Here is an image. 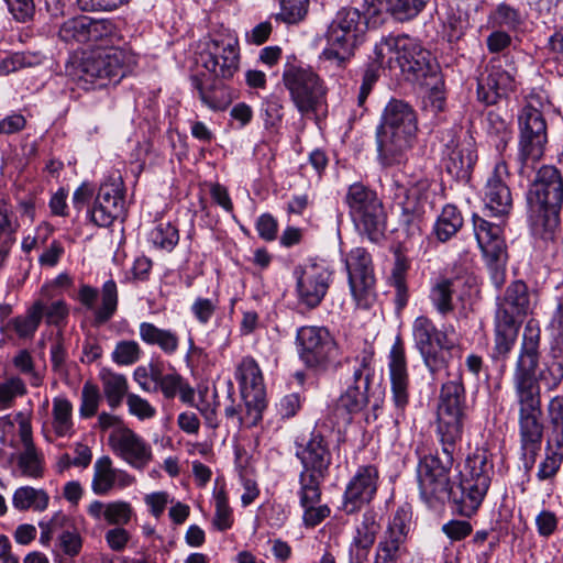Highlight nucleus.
Returning <instances> with one entry per match:
<instances>
[{"label":"nucleus","mask_w":563,"mask_h":563,"mask_svg":"<svg viewBox=\"0 0 563 563\" xmlns=\"http://www.w3.org/2000/svg\"><path fill=\"white\" fill-rule=\"evenodd\" d=\"M200 60L209 76L194 75L192 86L208 108L223 110L230 98L224 86L217 79H231L239 69L240 47L235 33L224 27L210 32Z\"/></svg>","instance_id":"1"},{"label":"nucleus","mask_w":563,"mask_h":563,"mask_svg":"<svg viewBox=\"0 0 563 563\" xmlns=\"http://www.w3.org/2000/svg\"><path fill=\"white\" fill-rule=\"evenodd\" d=\"M417 132L418 119L412 106L400 99H390L376 129L378 162L384 167L404 163L416 142Z\"/></svg>","instance_id":"2"},{"label":"nucleus","mask_w":563,"mask_h":563,"mask_svg":"<svg viewBox=\"0 0 563 563\" xmlns=\"http://www.w3.org/2000/svg\"><path fill=\"white\" fill-rule=\"evenodd\" d=\"M378 24L379 21L369 13L368 5L365 12L352 7L341 8L328 25L322 57L342 67L365 41L367 30Z\"/></svg>","instance_id":"3"},{"label":"nucleus","mask_w":563,"mask_h":563,"mask_svg":"<svg viewBox=\"0 0 563 563\" xmlns=\"http://www.w3.org/2000/svg\"><path fill=\"white\" fill-rule=\"evenodd\" d=\"M529 218L533 225H556L563 205V176L553 165H543L527 192Z\"/></svg>","instance_id":"4"},{"label":"nucleus","mask_w":563,"mask_h":563,"mask_svg":"<svg viewBox=\"0 0 563 563\" xmlns=\"http://www.w3.org/2000/svg\"><path fill=\"white\" fill-rule=\"evenodd\" d=\"M375 55L380 62H385L387 55L389 67L393 63L400 69V73L409 81H420L435 74L437 63L430 51L421 43L409 36H388L376 44Z\"/></svg>","instance_id":"5"},{"label":"nucleus","mask_w":563,"mask_h":563,"mask_svg":"<svg viewBox=\"0 0 563 563\" xmlns=\"http://www.w3.org/2000/svg\"><path fill=\"white\" fill-rule=\"evenodd\" d=\"M441 444V454L423 456L417 466V478L420 497L429 508L437 509L446 499L452 498L455 487L450 485V471L457 452V445L452 448Z\"/></svg>","instance_id":"6"},{"label":"nucleus","mask_w":563,"mask_h":563,"mask_svg":"<svg viewBox=\"0 0 563 563\" xmlns=\"http://www.w3.org/2000/svg\"><path fill=\"white\" fill-rule=\"evenodd\" d=\"M130 59L131 56L118 47L95 51L74 67L73 77L84 89L103 88L118 84L125 76Z\"/></svg>","instance_id":"7"},{"label":"nucleus","mask_w":563,"mask_h":563,"mask_svg":"<svg viewBox=\"0 0 563 563\" xmlns=\"http://www.w3.org/2000/svg\"><path fill=\"white\" fill-rule=\"evenodd\" d=\"M493 467L489 454L484 449H476L466 459L453 494L462 516L471 517L481 506L490 485Z\"/></svg>","instance_id":"8"},{"label":"nucleus","mask_w":563,"mask_h":563,"mask_svg":"<svg viewBox=\"0 0 563 563\" xmlns=\"http://www.w3.org/2000/svg\"><path fill=\"white\" fill-rule=\"evenodd\" d=\"M468 405L462 378L441 386L437 406V434L440 443L452 448L461 441Z\"/></svg>","instance_id":"9"},{"label":"nucleus","mask_w":563,"mask_h":563,"mask_svg":"<svg viewBox=\"0 0 563 563\" xmlns=\"http://www.w3.org/2000/svg\"><path fill=\"white\" fill-rule=\"evenodd\" d=\"M543 103V97L539 93L531 92L518 114V156L523 164L539 161L544 153L548 142V126L540 109Z\"/></svg>","instance_id":"10"},{"label":"nucleus","mask_w":563,"mask_h":563,"mask_svg":"<svg viewBox=\"0 0 563 563\" xmlns=\"http://www.w3.org/2000/svg\"><path fill=\"white\" fill-rule=\"evenodd\" d=\"M345 202L356 228L372 242H378L384 235L386 216L377 195L355 183L349 187Z\"/></svg>","instance_id":"11"},{"label":"nucleus","mask_w":563,"mask_h":563,"mask_svg":"<svg viewBox=\"0 0 563 563\" xmlns=\"http://www.w3.org/2000/svg\"><path fill=\"white\" fill-rule=\"evenodd\" d=\"M283 82L301 115L317 114L325 104L327 89L312 70L291 66L284 71Z\"/></svg>","instance_id":"12"},{"label":"nucleus","mask_w":563,"mask_h":563,"mask_svg":"<svg viewBox=\"0 0 563 563\" xmlns=\"http://www.w3.org/2000/svg\"><path fill=\"white\" fill-rule=\"evenodd\" d=\"M412 334L424 365L432 374L443 369L456 345L453 340L438 330L433 322L420 316L412 324Z\"/></svg>","instance_id":"13"},{"label":"nucleus","mask_w":563,"mask_h":563,"mask_svg":"<svg viewBox=\"0 0 563 563\" xmlns=\"http://www.w3.org/2000/svg\"><path fill=\"white\" fill-rule=\"evenodd\" d=\"M351 376L346 379V389L338 399L336 410L344 411V419L361 411L368 402V389L374 377V354L364 350L351 362Z\"/></svg>","instance_id":"14"},{"label":"nucleus","mask_w":563,"mask_h":563,"mask_svg":"<svg viewBox=\"0 0 563 563\" xmlns=\"http://www.w3.org/2000/svg\"><path fill=\"white\" fill-rule=\"evenodd\" d=\"M474 232L488 268L490 279L496 287L506 280L508 253L501 228L477 214L473 217Z\"/></svg>","instance_id":"15"},{"label":"nucleus","mask_w":563,"mask_h":563,"mask_svg":"<svg viewBox=\"0 0 563 563\" xmlns=\"http://www.w3.org/2000/svg\"><path fill=\"white\" fill-rule=\"evenodd\" d=\"M296 339L299 357L307 367L324 372L335 363L338 347L327 328L301 327L297 330Z\"/></svg>","instance_id":"16"},{"label":"nucleus","mask_w":563,"mask_h":563,"mask_svg":"<svg viewBox=\"0 0 563 563\" xmlns=\"http://www.w3.org/2000/svg\"><path fill=\"white\" fill-rule=\"evenodd\" d=\"M349 286L356 305L369 308L374 299L375 274L371 254L364 247H355L345 258Z\"/></svg>","instance_id":"17"},{"label":"nucleus","mask_w":563,"mask_h":563,"mask_svg":"<svg viewBox=\"0 0 563 563\" xmlns=\"http://www.w3.org/2000/svg\"><path fill=\"white\" fill-rule=\"evenodd\" d=\"M235 377L240 383L247 422L257 424L265 408V386L262 372L255 360L244 357L238 366Z\"/></svg>","instance_id":"18"},{"label":"nucleus","mask_w":563,"mask_h":563,"mask_svg":"<svg viewBox=\"0 0 563 563\" xmlns=\"http://www.w3.org/2000/svg\"><path fill=\"white\" fill-rule=\"evenodd\" d=\"M298 303L307 309L317 308L325 297L331 283V272L322 263L308 262L295 268Z\"/></svg>","instance_id":"19"},{"label":"nucleus","mask_w":563,"mask_h":563,"mask_svg":"<svg viewBox=\"0 0 563 563\" xmlns=\"http://www.w3.org/2000/svg\"><path fill=\"white\" fill-rule=\"evenodd\" d=\"M511 175L505 162L496 163L484 188L486 209L496 217L508 216L512 209V195L509 188Z\"/></svg>","instance_id":"20"},{"label":"nucleus","mask_w":563,"mask_h":563,"mask_svg":"<svg viewBox=\"0 0 563 563\" xmlns=\"http://www.w3.org/2000/svg\"><path fill=\"white\" fill-rule=\"evenodd\" d=\"M90 220L98 227L108 228L124 213V197L120 183H104L100 186L91 209Z\"/></svg>","instance_id":"21"},{"label":"nucleus","mask_w":563,"mask_h":563,"mask_svg":"<svg viewBox=\"0 0 563 563\" xmlns=\"http://www.w3.org/2000/svg\"><path fill=\"white\" fill-rule=\"evenodd\" d=\"M297 456L303 466L299 477H312L320 484L331 464V452L324 437L312 432L307 443L297 451Z\"/></svg>","instance_id":"22"},{"label":"nucleus","mask_w":563,"mask_h":563,"mask_svg":"<svg viewBox=\"0 0 563 563\" xmlns=\"http://www.w3.org/2000/svg\"><path fill=\"white\" fill-rule=\"evenodd\" d=\"M378 471L373 465L360 466L344 492V510L353 514L368 504L375 496Z\"/></svg>","instance_id":"23"},{"label":"nucleus","mask_w":563,"mask_h":563,"mask_svg":"<svg viewBox=\"0 0 563 563\" xmlns=\"http://www.w3.org/2000/svg\"><path fill=\"white\" fill-rule=\"evenodd\" d=\"M389 372L391 382L393 401L397 410V418L404 417L406 407L409 404V377L404 342L397 336L389 354Z\"/></svg>","instance_id":"24"},{"label":"nucleus","mask_w":563,"mask_h":563,"mask_svg":"<svg viewBox=\"0 0 563 563\" xmlns=\"http://www.w3.org/2000/svg\"><path fill=\"white\" fill-rule=\"evenodd\" d=\"M99 291L89 286L82 285L78 291V300L87 308L93 310L95 323L100 325L107 323L115 313L118 308V287L114 280H107L100 292L101 303L96 307Z\"/></svg>","instance_id":"25"},{"label":"nucleus","mask_w":563,"mask_h":563,"mask_svg":"<svg viewBox=\"0 0 563 563\" xmlns=\"http://www.w3.org/2000/svg\"><path fill=\"white\" fill-rule=\"evenodd\" d=\"M515 79L501 65L490 63L477 80V98L485 104H495L512 90Z\"/></svg>","instance_id":"26"},{"label":"nucleus","mask_w":563,"mask_h":563,"mask_svg":"<svg viewBox=\"0 0 563 563\" xmlns=\"http://www.w3.org/2000/svg\"><path fill=\"white\" fill-rule=\"evenodd\" d=\"M542 412L519 415V438L521 459L526 470H531L543 440Z\"/></svg>","instance_id":"27"},{"label":"nucleus","mask_w":563,"mask_h":563,"mask_svg":"<svg viewBox=\"0 0 563 563\" xmlns=\"http://www.w3.org/2000/svg\"><path fill=\"white\" fill-rule=\"evenodd\" d=\"M112 441L114 452L132 467L143 470L152 461L151 445L133 430H120Z\"/></svg>","instance_id":"28"},{"label":"nucleus","mask_w":563,"mask_h":563,"mask_svg":"<svg viewBox=\"0 0 563 563\" xmlns=\"http://www.w3.org/2000/svg\"><path fill=\"white\" fill-rule=\"evenodd\" d=\"M401 213L399 217L398 232L405 234L406 241L413 244L422 238V221L426 202L417 188H411L404 202L399 203Z\"/></svg>","instance_id":"29"},{"label":"nucleus","mask_w":563,"mask_h":563,"mask_svg":"<svg viewBox=\"0 0 563 563\" xmlns=\"http://www.w3.org/2000/svg\"><path fill=\"white\" fill-rule=\"evenodd\" d=\"M452 143H454L452 141ZM477 155L474 144L468 141L446 145L444 164L448 174L461 181H467L471 177Z\"/></svg>","instance_id":"30"},{"label":"nucleus","mask_w":563,"mask_h":563,"mask_svg":"<svg viewBox=\"0 0 563 563\" xmlns=\"http://www.w3.org/2000/svg\"><path fill=\"white\" fill-rule=\"evenodd\" d=\"M299 484L298 495L300 505L305 509L303 522L308 527H314L330 515V509L327 505H319L321 497L320 484H317L312 477L300 476Z\"/></svg>","instance_id":"31"},{"label":"nucleus","mask_w":563,"mask_h":563,"mask_svg":"<svg viewBox=\"0 0 563 563\" xmlns=\"http://www.w3.org/2000/svg\"><path fill=\"white\" fill-rule=\"evenodd\" d=\"M539 324L533 319L529 320L523 329L520 353L514 373L536 375L540 358Z\"/></svg>","instance_id":"32"},{"label":"nucleus","mask_w":563,"mask_h":563,"mask_svg":"<svg viewBox=\"0 0 563 563\" xmlns=\"http://www.w3.org/2000/svg\"><path fill=\"white\" fill-rule=\"evenodd\" d=\"M427 0H365L369 13L379 23L382 13L390 14L395 20L405 22L413 19L424 8Z\"/></svg>","instance_id":"33"},{"label":"nucleus","mask_w":563,"mask_h":563,"mask_svg":"<svg viewBox=\"0 0 563 563\" xmlns=\"http://www.w3.org/2000/svg\"><path fill=\"white\" fill-rule=\"evenodd\" d=\"M512 382L519 415L542 412L540 386L536 375L514 373Z\"/></svg>","instance_id":"34"},{"label":"nucleus","mask_w":563,"mask_h":563,"mask_svg":"<svg viewBox=\"0 0 563 563\" xmlns=\"http://www.w3.org/2000/svg\"><path fill=\"white\" fill-rule=\"evenodd\" d=\"M530 310V295L527 285L521 280L511 283L498 305L497 314L512 317L525 316Z\"/></svg>","instance_id":"35"},{"label":"nucleus","mask_w":563,"mask_h":563,"mask_svg":"<svg viewBox=\"0 0 563 563\" xmlns=\"http://www.w3.org/2000/svg\"><path fill=\"white\" fill-rule=\"evenodd\" d=\"M518 330L519 322L512 317L495 314L493 358H505L510 353L517 340Z\"/></svg>","instance_id":"36"},{"label":"nucleus","mask_w":563,"mask_h":563,"mask_svg":"<svg viewBox=\"0 0 563 563\" xmlns=\"http://www.w3.org/2000/svg\"><path fill=\"white\" fill-rule=\"evenodd\" d=\"M82 549V538L67 517V525L63 527L55 544L54 555L57 563H73Z\"/></svg>","instance_id":"37"},{"label":"nucleus","mask_w":563,"mask_h":563,"mask_svg":"<svg viewBox=\"0 0 563 563\" xmlns=\"http://www.w3.org/2000/svg\"><path fill=\"white\" fill-rule=\"evenodd\" d=\"M380 530V525L376 520V515L366 511L362 515L361 521L356 525V534L353 544L356 547V560L363 562L367 559L368 551L376 540V536Z\"/></svg>","instance_id":"38"},{"label":"nucleus","mask_w":563,"mask_h":563,"mask_svg":"<svg viewBox=\"0 0 563 563\" xmlns=\"http://www.w3.org/2000/svg\"><path fill=\"white\" fill-rule=\"evenodd\" d=\"M51 429L58 438H71L75 433L73 404L65 397H55L52 406Z\"/></svg>","instance_id":"39"},{"label":"nucleus","mask_w":563,"mask_h":563,"mask_svg":"<svg viewBox=\"0 0 563 563\" xmlns=\"http://www.w3.org/2000/svg\"><path fill=\"white\" fill-rule=\"evenodd\" d=\"M140 338L147 344L158 345L166 354H174L179 344L178 336L168 329H161L151 322L140 324Z\"/></svg>","instance_id":"40"},{"label":"nucleus","mask_w":563,"mask_h":563,"mask_svg":"<svg viewBox=\"0 0 563 563\" xmlns=\"http://www.w3.org/2000/svg\"><path fill=\"white\" fill-rule=\"evenodd\" d=\"M99 378L102 384V390L111 408H117L128 396V380L122 374L115 373L109 368H101Z\"/></svg>","instance_id":"41"},{"label":"nucleus","mask_w":563,"mask_h":563,"mask_svg":"<svg viewBox=\"0 0 563 563\" xmlns=\"http://www.w3.org/2000/svg\"><path fill=\"white\" fill-rule=\"evenodd\" d=\"M462 225L463 217L459 209L453 205H446L434 223L433 232L440 242H446L460 231Z\"/></svg>","instance_id":"42"},{"label":"nucleus","mask_w":563,"mask_h":563,"mask_svg":"<svg viewBox=\"0 0 563 563\" xmlns=\"http://www.w3.org/2000/svg\"><path fill=\"white\" fill-rule=\"evenodd\" d=\"M49 497L43 489H36L31 486H23L15 489L12 504L18 510L24 511L33 509L44 511L48 507Z\"/></svg>","instance_id":"43"},{"label":"nucleus","mask_w":563,"mask_h":563,"mask_svg":"<svg viewBox=\"0 0 563 563\" xmlns=\"http://www.w3.org/2000/svg\"><path fill=\"white\" fill-rule=\"evenodd\" d=\"M485 128L497 150H504L511 140L510 121L495 110L487 113Z\"/></svg>","instance_id":"44"},{"label":"nucleus","mask_w":563,"mask_h":563,"mask_svg":"<svg viewBox=\"0 0 563 563\" xmlns=\"http://www.w3.org/2000/svg\"><path fill=\"white\" fill-rule=\"evenodd\" d=\"M87 43L107 45L120 40L115 24L109 19L95 20L88 16Z\"/></svg>","instance_id":"45"},{"label":"nucleus","mask_w":563,"mask_h":563,"mask_svg":"<svg viewBox=\"0 0 563 563\" xmlns=\"http://www.w3.org/2000/svg\"><path fill=\"white\" fill-rule=\"evenodd\" d=\"M92 490L97 495H107L114 486L117 471L112 467L109 456L98 459L93 466Z\"/></svg>","instance_id":"46"},{"label":"nucleus","mask_w":563,"mask_h":563,"mask_svg":"<svg viewBox=\"0 0 563 563\" xmlns=\"http://www.w3.org/2000/svg\"><path fill=\"white\" fill-rule=\"evenodd\" d=\"M19 228L20 223L12 206L0 200V249L10 251Z\"/></svg>","instance_id":"47"},{"label":"nucleus","mask_w":563,"mask_h":563,"mask_svg":"<svg viewBox=\"0 0 563 563\" xmlns=\"http://www.w3.org/2000/svg\"><path fill=\"white\" fill-rule=\"evenodd\" d=\"M551 432L548 437V449L552 445L563 449V397H554L548 406ZM563 456V453H562Z\"/></svg>","instance_id":"48"},{"label":"nucleus","mask_w":563,"mask_h":563,"mask_svg":"<svg viewBox=\"0 0 563 563\" xmlns=\"http://www.w3.org/2000/svg\"><path fill=\"white\" fill-rule=\"evenodd\" d=\"M493 27L517 31L523 23L521 13L507 3H500L489 15Z\"/></svg>","instance_id":"49"},{"label":"nucleus","mask_w":563,"mask_h":563,"mask_svg":"<svg viewBox=\"0 0 563 563\" xmlns=\"http://www.w3.org/2000/svg\"><path fill=\"white\" fill-rule=\"evenodd\" d=\"M454 283L451 279H442L433 285L430 299L439 313L445 316L453 311Z\"/></svg>","instance_id":"50"},{"label":"nucleus","mask_w":563,"mask_h":563,"mask_svg":"<svg viewBox=\"0 0 563 563\" xmlns=\"http://www.w3.org/2000/svg\"><path fill=\"white\" fill-rule=\"evenodd\" d=\"M44 313V302L35 301L27 310L25 317H18L13 321L14 330L21 338H29L37 330Z\"/></svg>","instance_id":"51"},{"label":"nucleus","mask_w":563,"mask_h":563,"mask_svg":"<svg viewBox=\"0 0 563 563\" xmlns=\"http://www.w3.org/2000/svg\"><path fill=\"white\" fill-rule=\"evenodd\" d=\"M88 16L81 15L65 21L59 30L58 36L64 42L87 43Z\"/></svg>","instance_id":"52"},{"label":"nucleus","mask_w":563,"mask_h":563,"mask_svg":"<svg viewBox=\"0 0 563 563\" xmlns=\"http://www.w3.org/2000/svg\"><path fill=\"white\" fill-rule=\"evenodd\" d=\"M18 465L24 476L32 478L43 476V455L36 451L35 446L25 448L20 453Z\"/></svg>","instance_id":"53"},{"label":"nucleus","mask_w":563,"mask_h":563,"mask_svg":"<svg viewBox=\"0 0 563 563\" xmlns=\"http://www.w3.org/2000/svg\"><path fill=\"white\" fill-rule=\"evenodd\" d=\"M26 393L27 389L25 383L18 376H12L0 383V410L11 408L15 398L22 397Z\"/></svg>","instance_id":"54"},{"label":"nucleus","mask_w":563,"mask_h":563,"mask_svg":"<svg viewBox=\"0 0 563 563\" xmlns=\"http://www.w3.org/2000/svg\"><path fill=\"white\" fill-rule=\"evenodd\" d=\"M152 243L162 250L172 251L179 241V234L176 227L166 223H158L150 233Z\"/></svg>","instance_id":"55"},{"label":"nucleus","mask_w":563,"mask_h":563,"mask_svg":"<svg viewBox=\"0 0 563 563\" xmlns=\"http://www.w3.org/2000/svg\"><path fill=\"white\" fill-rule=\"evenodd\" d=\"M411 518L412 512L409 506L399 507L394 514L385 533L389 538H397L399 541L405 542L410 529Z\"/></svg>","instance_id":"56"},{"label":"nucleus","mask_w":563,"mask_h":563,"mask_svg":"<svg viewBox=\"0 0 563 563\" xmlns=\"http://www.w3.org/2000/svg\"><path fill=\"white\" fill-rule=\"evenodd\" d=\"M280 11L276 19L288 24L303 20L308 12L309 0H279Z\"/></svg>","instance_id":"57"},{"label":"nucleus","mask_w":563,"mask_h":563,"mask_svg":"<svg viewBox=\"0 0 563 563\" xmlns=\"http://www.w3.org/2000/svg\"><path fill=\"white\" fill-rule=\"evenodd\" d=\"M404 543L405 542L399 541V539L389 538V536L385 533L377 544L374 563H397Z\"/></svg>","instance_id":"58"},{"label":"nucleus","mask_w":563,"mask_h":563,"mask_svg":"<svg viewBox=\"0 0 563 563\" xmlns=\"http://www.w3.org/2000/svg\"><path fill=\"white\" fill-rule=\"evenodd\" d=\"M41 56L33 53H14L0 62V74L9 75L24 67L40 64Z\"/></svg>","instance_id":"59"},{"label":"nucleus","mask_w":563,"mask_h":563,"mask_svg":"<svg viewBox=\"0 0 563 563\" xmlns=\"http://www.w3.org/2000/svg\"><path fill=\"white\" fill-rule=\"evenodd\" d=\"M141 349L135 341H120L112 352V361L118 365H132L140 360Z\"/></svg>","instance_id":"60"},{"label":"nucleus","mask_w":563,"mask_h":563,"mask_svg":"<svg viewBox=\"0 0 563 563\" xmlns=\"http://www.w3.org/2000/svg\"><path fill=\"white\" fill-rule=\"evenodd\" d=\"M100 401V391L97 385L86 382L81 389V404L79 415L87 419L97 413Z\"/></svg>","instance_id":"61"},{"label":"nucleus","mask_w":563,"mask_h":563,"mask_svg":"<svg viewBox=\"0 0 563 563\" xmlns=\"http://www.w3.org/2000/svg\"><path fill=\"white\" fill-rule=\"evenodd\" d=\"M214 506L213 526L220 531L230 529L233 523L232 509L223 490H219L214 495Z\"/></svg>","instance_id":"62"},{"label":"nucleus","mask_w":563,"mask_h":563,"mask_svg":"<svg viewBox=\"0 0 563 563\" xmlns=\"http://www.w3.org/2000/svg\"><path fill=\"white\" fill-rule=\"evenodd\" d=\"M383 64H384V62L378 60L377 56L375 55V59L372 63H369L367 65L366 69L364 70L362 84H361L360 91L357 95V104L360 107L364 106L374 85L378 80L379 69Z\"/></svg>","instance_id":"63"},{"label":"nucleus","mask_w":563,"mask_h":563,"mask_svg":"<svg viewBox=\"0 0 563 563\" xmlns=\"http://www.w3.org/2000/svg\"><path fill=\"white\" fill-rule=\"evenodd\" d=\"M547 457L539 465L537 477L539 481H545L554 477L563 461V449H558L552 445L551 450L548 449Z\"/></svg>","instance_id":"64"}]
</instances>
